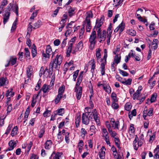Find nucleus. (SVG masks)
I'll use <instances>...</instances> for the list:
<instances>
[{
  "label": "nucleus",
  "mask_w": 159,
  "mask_h": 159,
  "mask_svg": "<svg viewBox=\"0 0 159 159\" xmlns=\"http://www.w3.org/2000/svg\"><path fill=\"white\" fill-rule=\"evenodd\" d=\"M84 72L83 71H81L80 74L78 77L77 80V82L75 85V89H78V88H82L80 86H79L81 83L82 82L83 76L84 75Z\"/></svg>",
  "instance_id": "obj_8"
},
{
  "label": "nucleus",
  "mask_w": 159,
  "mask_h": 159,
  "mask_svg": "<svg viewBox=\"0 0 159 159\" xmlns=\"http://www.w3.org/2000/svg\"><path fill=\"white\" fill-rule=\"evenodd\" d=\"M45 133V130L43 129H42L40 130L39 133V138H41Z\"/></svg>",
  "instance_id": "obj_49"
},
{
  "label": "nucleus",
  "mask_w": 159,
  "mask_h": 159,
  "mask_svg": "<svg viewBox=\"0 0 159 159\" xmlns=\"http://www.w3.org/2000/svg\"><path fill=\"white\" fill-rule=\"evenodd\" d=\"M62 57L61 54H57L55 59L52 61L49 65V67L57 70H59L60 66L62 62Z\"/></svg>",
  "instance_id": "obj_2"
},
{
  "label": "nucleus",
  "mask_w": 159,
  "mask_h": 159,
  "mask_svg": "<svg viewBox=\"0 0 159 159\" xmlns=\"http://www.w3.org/2000/svg\"><path fill=\"white\" fill-rule=\"evenodd\" d=\"M75 92L76 93V98L78 100L80 99L82 94V88H79L78 89H75Z\"/></svg>",
  "instance_id": "obj_11"
},
{
  "label": "nucleus",
  "mask_w": 159,
  "mask_h": 159,
  "mask_svg": "<svg viewBox=\"0 0 159 159\" xmlns=\"http://www.w3.org/2000/svg\"><path fill=\"white\" fill-rule=\"evenodd\" d=\"M85 15L86 17L83 22V25L86 27V31L89 32L92 28L90 19L93 18V15L92 11H90L86 12Z\"/></svg>",
  "instance_id": "obj_3"
},
{
  "label": "nucleus",
  "mask_w": 159,
  "mask_h": 159,
  "mask_svg": "<svg viewBox=\"0 0 159 159\" xmlns=\"http://www.w3.org/2000/svg\"><path fill=\"white\" fill-rule=\"evenodd\" d=\"M90 130L92 133L95 134L97 129H96L95 126L93 125H92L90 127Z\"/></svg>",
  "instance_id": "obj_60"
},
{
  "label": "nucleus",
  "mask_w": 159,
  "mask_h": 159,
  "mask_svg": "<svg viewBox=\"0 0 159 159\" xmlns=\"http://www.w3.org/2000/svg\"><path fill=\"white\" fill-rule=\"evenodd\" d=\"M25 55L26 57L28 58L30 56V53L28 48H25Z\"/></svg>",
  "instance_id": "obj_53"
},
{
  "label": "nucleus",
  "mask_w": 159,
  "mask_h": 159,
  "mask_svg": "<svg viewBox=\"0 0 159 159\" xmlns=\"http://www.w3.org/2000/svg\"><path fill=\"white\" fill-rule=\"evenodd\" d=\"M12 124H10L9 125L5 133V134L7 135L9 133L10 131H11V128L12 127Z\"/></svg>",
  "instance_id": "obj_45"
},
{
  "label": "nucleus",
  "mask_w": 159,
  "mask_h": 159,
  "mask_svg": "<svg viewBox=\"0 0 159 159\" xmlns=\"http://www.w3.org/2000/svg\"><path fill=\"white\" fill-rule=\"evenodd\" d=\"M52 88V87L50 85H47L45 84L43 85L42 89L40 90L39 91H40L41 92L42 90L44 93H46L49 92Z\"/></svg>",
  "instance_id": "obj_10"
},
{
  "label": "nucleus",
  "mask_w": 159,
  "mask_h": 159,
  "mask_svg": "<svg viewBox=\"0 0 159 159\" xmlns=\"http://www.w3.org/2000/svg\"><path fill=\"white\" fill-rule=\"evenodd\" d=\"M100 51L101 50L100 49L98 48L96 52V57L98 62V60L101 58Z\"/></svg>",
  "instance_id": "obj_37"
},
{
  "label": "nucleus",
  "mask_w": 159,
  "mask_h": 159,
  "mask_svg": "<svg viewBox=\"0 0 159 159\" xmlns=\"http://www.w3.org/2000/svg\"><path fill=\"white\" fill-rule=\"evenodd\" d=\"M16 58H11L10 60L9 61H10V62L11 63V65H13L16 63Z\"/></svg>",
  "instance_id": "obj_63"
},
{
  "label": "nucleus",
  "mask_w": 159,
  "mask_h": 159,
  "mask_svg": "<svg viewBox=\"0 0 159 159\" xmlns=\"http://www.w3.org/2000/svg\"><path fill=\"white\" fill-rule=\"evenodd\" d=\"M112 24L110 23L107 31V36H111V34L112 33Z\"/></svg>",
  "instance_id": "obj_30"
},
{
  "label": "nucleus",
  "mask_w": 159,
  "mask_h": 159,
  "mask_svg": "<svg viewBox=\"0 0 159 159\" xmlns=\"http://www.w3.org/2000/svg\"><path fill=\"white\" fill-rule=\"evenodd\" d=\"M52 143L51 140H47L45 143V148L46 149H49L51 147Z\"/></svg>",
  "instance_id": "obj_18"
},
{
  "label": "nucleus",
  "mask_w": 159,
  "mask_h": 159,
  "mask_svg": "<svg viewBox=\"0 0 159 159\" xmlns=\"http://www.w3.org/2000/svg\"><path fill=\"white\" fill-rule=\"evenodd\" d=\"M156 137V132L153 133L152 135L150 136L149 142L152 143Z\"/></svg>",
  "instance_id": "obj_48"
},
{
  "label": "nucleus",
  "mask_w": 159,
  "mask_h": 159,
  "mask_svg": "<svg viewBox=\"0 0 159 159\" xmlns=\"http://www.w3.org/2000/svg\"><path fill=\"white\" fill-rule=\"evenodd\" d=\"M140 93L138 92V91H136V92L133 94V99L134 100L136 99H138V98L139 97Z\"/></svg>",
  "instance_id": "obj_47"
},
{
  "label": "nucleus",
  "mask_w": 159,
  "mask_h": 159,
  "mask_svg": "<svg viewBox=\"0 0 159 159\" xmlns=\"http://www.w3.org/2000/svg\"><path fill=\"white\" fill-rule=\"evenodd\" d=\"M107 51L106 49L104 50V55L103 57V58L102 59V63H104L106 64L107 62Z\"/></svg>",
  "instance_id": "obj_21"
},
{
  "label": "nucleus",
  "mask_w": 159,
  "mask_h": 159,
  "mask_svg": "<svg viewBox=\"0 0 159 159\" xmlns=\"http://www.w3.org/2000/svg\"><path fill=\"white\" fill-rule=\"evenodd\" d=\"M8 145L9 147L6 150V152L13 150L16 146V143L15 142L14 140H11L9 142Z\"/></svg>",
  "instance_id": "obj_9"
},
{
  "label": "nucleus",
  "mask_w": 159,
  "mask_h": 159,
  "mask_svg": "<svg viewBox=\"0 0 159 159\" xmlns=\"http://www.w3.org/2000/svg\"><path fill=\"white\" fill-rule=\"evenodd\" d=\"M8 84L7 78L6 77H2L0 78V87L7 85Z\"/></svg>",
  "instance_id": "obj_12"
},
{
  "label": "nucleus",
  "mask_w": 159,
  "mask_h": 159,
  "mask_svg": "<svg viewBox=\"0 0 159 159\" xmlns=\"http://www.w3.org/2000/svg\"><path fill=\"white\" fill-rule=\"evenodd\" d=\"M105 89H104L108 93H110L111 92V88L110 86L107 84L105 86Z\"/></svg>",
  "instance_id": "obj_61"
},
{
  "label": "nucleus",
  "mask_w": 159,
  "mask_h": 159,
  "mask_svg": "<svg viewBox=\"0 0 159 159\" xmlns=\"http://www.w3.org/2000/svg\"><path fill=\"white\" fill-rule=\"evenodd\" d=\"M105 124L107 128L108 129V132H111V127L109 122L108 121H106L105 123Z\"/></svg>",
  "instance_id": "obj_54"
},
{
  "label": "nucleus",
  "mask_w": 159,
  "mask_h": 159,
  "mask_svg": "<svg viewBox=\"0 0 159 159\" xmlns=\"http://www.w3.org/2000/svg\"><path fill=\"white\" fill-rule=\"evenodd\" d=\"M7 4V1L6 0H3L1 2L0 6V14H1L3 10V8Z\"/></svg>",
  "instance_id": "obj_19"
},
{
  "label": "nucleus",
  "mask_w": 159,
  "mask_h": 159,
  "mask_svg": "<svg viewBox=\"0 0 159 159\" xmlns=\"http://www.w3.org/2000/svg\"><path fill=\"white\" fill-rule=\"evenodd\" d=\"M83 44L82 42L80 41L77 44L76 47L78 48L79 51H81L83 48Z\"/></svg>",
  "instance_id": "obj_35"
},
{
  "label": "nucleus",
  "mask_w": 159,
  "mask_h": 159,
  "mask_svg": "<svg viewBox=\"0 0 159 159\" xmlns=\"http://www.w3.org/2000/svg\"><path fill=\"white\" fill-rule=\"evenodd\" d=\"M104 19V16H103L101 17L100 19H97L96 21V25L93 30H95V29L96 28H100L101 26L103 24V21Z\"/></svg>",
  "instance_id": "obj_7"
},
{
  "label": "nucleus",
  "mask_w": 159,
  "mask_h": 159,
  "mask_svg": "<svg viewBox=\"0 0 159 159\" xmlns=\"http://www.w3.org/2000/svg\"><path fill=\"white\" fill-rule=\"evenodd\" d=\"M111 97L114 102H116L118 101V99L116 97V95L115 93L114 92L112 93L111 94Z\"/></svg>",
  "instance_id": "obj_44"
},
{
  "label": "nucleus",
  "mask_w": 159,
  "mask_h": 159,
  "mask_svg": "<svg viewBox=\"0 0 159 159\" xmlns=\"http://www.w3.org/2000/svg\"><path fill=\"white\" fill-rule=\"evenodd\" d=\"M18 128L17 126H15L11 132V135L12 136L16 135L18 131Z\"/></svg>",
  "instance_id": "obj_34"
},
{
  "label": "nucleus",
  "mask_w": 159,
  "mask_h": 159,
  "mask_svg": "<svg viewBox=\"0 0 159 159\" xmlns=\"http://www.w3.org/2000/svg\"><path fill=\"white\" fill-rule=\"evenodd\" d=\"M116 102H112L111 104V107L113 109L116 110L119 107V105L118 104L116 103Z\"/></svg>",
  "instance_id": "obj_51"
},
{
  "label": "nucleus",
  "mask_w": 159,
  "mask_h": 159,
  "mask_svg": "<svg viewBox=\"0 0 159 159\" xmlns=\"http://www.w3.org/2000/svg\"><path fill=\"white\" fill-rule=\"evenodd\" d=\"M13 90L12 89H11L7 90L6 93V96L7 97L9 96H10V97H13L15 94V93L13 91Z\"/></svg>",
  "instance_id": "obj_17"
},
{
  "label": "nucleus",
  "mask_w": 159,
  "mask_h": 159,
  "mask_svg": "<svg viewBox=\"0 0 159 159\" xmlns=\"http://www.w3.org/2000/svg\"><path fill=\"white\" fill-rule=\"evenodd\" d=\"M51 112V111L47 110L43 113V116L44 117H47L50 115Z\"/></svg>",
  "instance_id": "obj_55"
},
{
  "label": "nucleus",
  "mask_w": 159,
  "mask_h": 159,
  "mask_svg": "<svg viewBox=\"0 0 159 159\" xmlns=\"http://www.w3.org/2000/svg\"><path fill=\"white\" fill-rule=\"evenodd\" d=\"M104 138V140L107 144L111 146V143L110 142L109 136L108 135L103 136Z\"/></svg>",
  "instance_id": "obj_46"
},
{
  "label": "nucleus",
  "mask_w": 159,
  "mask_h": 159,
  "mask_svg": "<svg viewBox=\"0 0 159 159\" xmlns=\"http://www.w3.org/2000/svg\"><path fill=\"white\" fill-rule=\"evenodd\" d=\"M26 73L27 77L29 78H30L31 77L32 75V72L30 70V68L29 67L27 68V69L26 71Z\"/></svg>",
  "instance_id": "obj_62"
},
{
  "label": "nucleus",
  "mask_w": 159,
  "mask_h": 159,
  "mask_svg": "<svg viewBox=\"0 0 159 159\" xmlns=\"http://www.w3.org/2000/svg\"><path fill=\"white\" fill-rule=\"evenodd\" d=\"M132 81V79L130 78L128 79L127 80H126L125 79H124L123 81L122 82V83L125 85H130L131 84Z\"/></svg>",
  "instance_id": "obj_26"
},
{
  "label": "nucleus",
  "mask_w": 159,
  "mask_h": 159,
  "mask_svg": "<svg viewBox=\"0 0 159 159\" xmlns=\"http://www.w3.org/2000/svg\"><path fill=\"white\" fill-rule=\"evenodd\" d=\"M157 97V94L156 93L152 94L151 96L150 99L151 102L152 103L155 101Z\"/></svg>",
  "instance_id": "obj_41"
},
{
  "label": "nucleus",
  "mask_w": 159,
  "mask_h": 159,
  "mask_svg": "<svg viewBox=\"0 0 159 159\" xmlns=\"http://www.w3.org/2000/svg\"><path fill=\"white\" fill-rule=\"evenodd\" d=\"M79 72V70H76L73 73V80L74 81H76V78L78 75Z\"/></svg>",
  "instance_id": "obj_42"
},
{
  "label": "nucleus",
  "mask_w": 159,
  "mask_h": 159,
  "mask_svg": "<svg viewBox=\"0 0 159 159\" xmlns=\"http://www.w3.org/2000/svg\"><path fill=\"white\" fill-rule=\"evenodd\" d=\"M32 54L33 57H34L37 55V51L36 47L35 46L33 47V48L32 49Z\"/></svg>",
  "instance_id": "obj_36"
},
{
  "label": "nucleus",
  "mask_w": 159,
  "mask_h": 159,
  "mask_svg": "<svg viewBox=\"0 0 159 159\" xmlns=\"http://www.w3.org/2000/svg\"><path fill=\"white\" fill-rule=\"evenodd\" d=\"M18 8L17 5H15L13 7L12 10L13 11H14L16 14L17 15H18Z\"/></svg>",
  "instance_id": "obj_58"
},
{
  "label": "nucleus",
  "mask_w": 159,
  "mask_h": 159,
  "mask_svg": "<svg viewBox=\"0 0 159 159\" xmlns=\"http://www.w3.org/2000/svg\"><path fill=\"white\" fill-rule=\"evenodd\" d=\"M132 106L130 103H126L125 106V109L127 111H129L131 109Z\"/></svg>",
  "instance_id": "obj_32"
},
{
  "label": "nucleus",
  "mask_w": 159,
  "mask_h": 159,
  "mask_svg": "<svg viewBox=\"0 0 159 159\" xmlns=\"http://www.w3.org/2000/svg\"><path fill=\"white\" fill-rule=\"evenodd\" d=\"M137 112L135 109L133 110L131 113L129 112V118L131 120L133 116H135L136 115Z\"/></svg>",
  "instance_id": "obj_28"
},
{
  "label": "nucleus",
  "mask_w": 159,
  "mask_h": 159,
  "mask_svg": "<svg viewBox=\"0 0 159 159\" xmlns=\"http://www.w3.org/2000/svg\"><path fill=\"white\" fill-rule=\"evenodd\" d=\"M96 34L95 30H93L90 36L89 41L90 43L89 48L92 50L94 48L96 43Z\"/></svg>",
  "instance_id": "obj_5"
},
{
  "label": "nucleus",
  "mask_w": 159,
  "mask_h": 159,
  "mask_svg": "<svg viewBox=\"0 0 159 159\" xmlns=\"http://www.w3.org/2000/svg\"><path fill=\"white\" fill-rule=\"evenodd\" d=\"M106 151V149L105 148V147L104 146H102L101 149L100 150V151L98 152V153H101L102 154H104L105 155V151Z\"/></svg>",
  "instance_id": "obj_56"
},
{
  "label": "nucleus",
  "mask_w": 159,
  "mask_h": 159,
  "mask_svg": "<svg viewBox=\"0 0 159 159\" xmlns=\"http://www.w3.org/2000/svg\"><path fill=\"white\" fill-rule=\"evenodd\" d=\"M38 10H36L35 11L33 12L30 18V20H34V18L37 16L38 13Z\"/></svg>",
  "instance_id": "obj_39"
},
{
  "label": "nucleus",
  "mask_w": 159,
  "mask_h": 159,
  "mask_svg": "<svg viewBox=\"0 0 159 159\" xmlns=\"http://www.w3.org/2000/svg\"><path fill=\"white\" fill-rule=\"evenodd\" d=\"M114 141L116 145L118 148H120V142L119 139L118 138H115Z\"/></svg>",
  "instance_id": "obj_38"
},
{
  "label": "nucleus",
  "mask_w": 159,
  "mask_h": 159,
  "mask_svg": "<svg viewBox=\"0 0 159 159\" xmlns=\"http://www.w3.org/2000/svg\"><path fill=\"white\" fill-rule=\"evenodd\" d=\"M63 97V96L58 94L57 95L54 101L55 104L58 103Z\"/></svg>",
  "instance_id": "obj_24"
},
{
  "label": "nucleus",
  "mask_w": 159,
  "mask_h": 159,
  "mask_svg": "<svg viewBox=\"0 0 159 159\" xmlns=\"http://www.w3.org/2000/svg\"><path fill=\"white\" fill-rule=\"evenodd\" d=\"M40 91L37 94H35L33 96L31 104V106L32 107H33L34 106L36 102V99L40 95Z\"/></svg>",
  "instance_id": "obj_16"
},
{
  "label": "nucleus",
  "mask_w": 159,
  "mask_h": 159,
  "mask_svg": "<svg viewBox=\"0 0 159 159\" xmlns=\"http://www.w3.org/2000/svg\"><path fill=\"white\" fill-rule=\"evenodd\" d=\"M41 81L40 80H39L38 81L37 84L35 86V90L37 91L39 89L41 85Z\"/></svg>",
  "instance_id": "obj_59"
},
{
  "label": "nucleus",
  "mask_w": 159,
  "mask_h": 159,
  "mask_svg": "<svg viewBox=\"0 0 159 159\" xmlns=\"http://www.w3.org/2000/svg\"><path fill=\"white\" fill-rule=\"evenodd\" d=\"M135 128L134 124H131L129 129V133L130 135L133 134L135 132Z\"/></svg>",
  "instance_id": "obj_25"
},
{
  "label": "nucleus",
  "mask_w": 159,
  "mask_h": 159,
  "mask_svg": "<svg viewBox=\"0 0 159 159\" xmlns=\"http://www.w3.org/2000/svg\"><path fill=\"white\" fill-rule=\"evenodd\" d=\"M80 133H81V136L83 137H84L85 135L87 134V131L84 128L81 129Z\"/></svg>",
  "instance_id": "obj_50"
},
{
  "label": "nucleus",
  "mask_w": 159,
  "mask_h": 159,
  "mask_svg": "<svg viewBox=\"0 0 159 159\" xmlns=\"http://www.w3.org/2000/svg\"><path fill=\"white\" fill-rule=\"evenodd\" d=\"M111 123L112 125V128L115 129H119V126L120 125V122L119 121H111Z\"/></svg>",
  "instance_id": "obj_13"
},
{
  "label": "nucleus",
  "mask_w": 159,
  "mask_h": 159,
  "mask_svg": "<svg viewBox=\"0 0 159 159\" xmlns=\"http://www.w3.org/2000/svg\"><path fill=\"white\" fill-rule=\"evenodd\" d=\"M106 64L104 63H101V73L102 75H105V65Z\"/></svg>",
  "instance_id": "obj_29"
},
{
  "label": "nucleus",
  "mask_w": 159,
  "mask_h": 159,
  "mask_svg": "<svg viewBox=\"0 0 159 159\" xmlns=\"http://www.w3.org/2000/svg\"><path fill=\"white\" fill-rule=\"evenodd\" d=\"M81 116L80 115H77L75 118V123L76 127L78 128L80 125V122Z\"/></svg>",
  "instance_id": "obj_23"
},
{
  "label": "nucleus",
  "mask_w": 159,
  "mask_h": 159,
  "mask_svg": "<svg viewBox=\"0 0 159 159\" xmlns=\"http://www.w3.org/2000/svg\"><path fill=\"white\" fill-rule=\"evenodd\" d=\"M102 133V136H105L108 135V133L107 132V129L105 128H102L101 129Z\"/></svg>",
  "instance_id": "obj_43"
},
{
  "label": "nucleus",
  "mask_w": 159,
  "mask_h": 159,
  "mask_svg": "<svg viewBox=\"0 0 159 159\" xmlns=\"http://www.w3.org/2000/svg\"><path fill=\"white\" fill-rule=\"evenodd\" d=\"M65 86L64 85H62L58 89V94L63 96V93L65 91Z\"/></svg>",
  "instance_id": "obj_22"
},
{
  "label": "nucleus",
  "mask_w": 159,
  "mask_h": 159,
  "mask_svg": "<svg viewBox=\"0 0 159 159\" xmlns=\"http://www.w3.org/2000/svg\"><path fill=\"white\" fill-rule=\"evenodd\" d=\"M121 60V56H118V55H116L115 57L113 62L114 63L118 64L120 62Z\"/></svg>",
  "instance_id": "obj_27"
},
{
  "label": "nucleus",
  "mask_w": 159,
  "mask_h": 159,
  "mask_svg": "<svg viewBox=\"0 0 159 159\" xmlns=\"http://www.w3.org/2000/svg\"><path fill=\"white\" fill-rule=\"evenodd\" d=\"M10 16V12H6L3 15V22L4 24H5L8 21L9 18Z\"/></svg>",
  "instance_id": "obj_14"
},
{
  "label": "nucleus",
  "mask_w": 159,
  "mask_h": 159,
  "mask_svg": "<svg viewBox=\"0 0 159 159\" xmlns=\"http://www.w3.org/2000/svg\"><path fill=\"white\" fill-rule=\"evenodd\" d=\"M106 32L105 30H103L102 32V33H101L99 37V38L101 39V41H104L106 38Z\"/></svg>",
  "instance_id": "obj_20"
},
{
  "label": "nucleus",
  "mask_w": 159,
  "mask_h": 159,
  "mask_svg": "<svg viewBox=\"0 0 159 159\" xmlns=\"http://www.w3.org/2000/svg\"><path fill=\"white\" fill-rule=\"evenodd\" d=\"M119 73L121 74L123 76H127L129 74L125 71L120 69H119Z\"/></svg>",
  "instance_id": "obj_52"
},
{
  "label": "nucleus",
  "mask_w": 159,
  "mask_h": 159,
  "mask_svg": "<svg viewBox=\"0 0 159 159\" xmlns=\"http://www.w3.org/2000/svg\"><path fill=\"white\" fill-rule=\"evenodd\" d=\"M120 28V33H121L125 29V24L122 22L118 26Z\"/></svg>",
  "instance_id": "obj_40"
},
{
  "label": "nucleus",
  "mask_w": 159,
  "mask_h": 159,
  "mask_svg": "<svg viewBox=\"0 0 159 159\" xmlns=\"http://www.w3.org/2000/svg\"><path fill=\"white\" fill-rule=\"evenodd\" d=\"M55 155L53 157L54 159H60V157H61V154L59 152H57L56 153H55Z\"/></svg>",
  "instance_id": "obj_64"
},
{
  "label": "nucleus",
  "mask_w": 159,
  "mask_h": 159,
  "mask_svg": "<svg viewBox=\"0 0 159 159\" xmlns=\"http://www.w3.org/2000/svg\"><path fill=\"white\" fill-rule=\"evenodd\" d=\"M42 53L43 61H46L49 59L51 55L53 53L52 49L50 45L46 46L45 52L43 51L42 52Z\"/></svg>",
  "instance_id": "obj_4"
},
{
  "label": "nucleus",
  "mask_w": 159,
  "mask_h": 159,
  "mask_svg": "<svg viewBox=\"0 0 159 159\" xmlns=\"http://www.w3.org/2000/svg\"><path fill=\"white\" fill-rule=\"evenodd\" d=\"M75 9L74 8H72L71 7H70V8L68 12V15L69 17H71L74 15L75 14Z\"/></svg>",
  "instance_id": "obj_33"
},
{
  "label": "nucleus",
  "mask_w": 159,
  "mask_h": 159,
  "mask_svg": "<svg viewBox=\"0 0 159 159\" xmlns=\"http://www.w3.org/2000/svg\"><path fill=\"white\" fill-rule=\"evenodd\" d=\"M129 34L130 35L134 36L136 34V32L134 30L131 29L129 30Z\"/></svg>",
  "instance_id": "obj_57"
},
{
  "label": "nucleus",
  "mask_w": 159,
  "mask_h": 159,
  "mask_svg": "<svg viewBox=\"0 0 159 159\" xmlns=\"http://www.w3.org/2000/svg\"><path fill=\"white\" fill-rule=\"evenodd\" d=\"M42 25V21L40 20H38L34 24L33 28H38L40 27Z\"/></svg>",
  "instance_id": "obj_31"
},
{
  "label": "nucleus",
  "mask_w": 159,
  "mask_h": 159,
  "mask_svg": "<svg viewBox=\"0 0 159 159\" xmlns=\"http://www.w3.org/2000/svg\"><path fill=\"white\" fill-rule=\"evenodd\" d=\"M93 118L97 125L100 124L99 117L98 116V113L96 109H94L92 112H87L83 113L82 116V122L84 124L87 125Z\"/></svg>",
  "instance_id": "obj_1"
},
{
  "label": "nucleus",
  "mask_w": 159,
  "mask_h": 159,
  "mask_svg": "<svg viewBox=\"0 0 159 159\" xmlns=\"http://www.w3.org/2000/svg\"><path fill=\"white\" fill-rule=\"evenodd\" d=\"M89 63L91 66V72L93 73L94 72L96 66L94 59H92L89 61Z\"/></svg>",
  "instance_id": "obj_15"
},
{
  "label": "nucleus",
  "mask_w": 159,
  "mask_h": 159,
  "mask_svg": "<svg viewBox=\"0 0 159 159\" xmlns=\"http://www.w3.org/2000/svg\"><path fill=\"white\" fill-rule=\"evenodd\" d=\"M143 139L142 137H141L139 141V138L137 135L136 136L135 139L133 142V145L134 149L136 150H137L139 147L142 146L143 143L142 140H143Z\"/></svg>",
  "instance_id": "obj_6"
}]
</instances>
